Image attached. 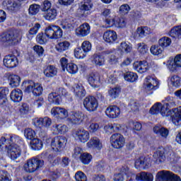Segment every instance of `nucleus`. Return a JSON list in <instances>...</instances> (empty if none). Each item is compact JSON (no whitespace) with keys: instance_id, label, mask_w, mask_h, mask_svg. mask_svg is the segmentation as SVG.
<instances>
[{"instance_id":"f257e3e1","label":"nucleus","mask_w":181,"mask_h":181,"mask_svg":"<svg viewBox=\"0 0 181 181\" xmlns=\"http://www.w3.org/2000/svg\"><path fill=\"white\" fill-rule=\"evenodd\" d=\"M22 88L24 93L28 94H33L35 97L41 95L43 92V86L39 83H35L33 81H24L22 83Z\"/></svg>"},{"instance_id":"f03ea898","label":"nucleus","mask_w":181,"mask_h":181,"mask_svg":"<svg viewBox=\"0 0 181 181\" xmlns=\"http://www.w3.org/2000/svg\"><path fill=\"white\" fill-rule=\"evenodd\" d=\"M22 39V32L16 30L14 33H3L0 34V42L4 43L7 42L11 45H16L19 43Z\"/></svg>"},{"instance_id":"7ed1b4c3","label":"nucleus","mask_w":181,"mask_h":181,"mask_svg":"<svg viewBox=\"0 0 181 181\" xmlns=\"http://www.w3.org/2000/svg\"><path fill=\"white\" fill-rule=\"evenodd\" d=\"M45 35L47 39L57 40V39H60L63 36V30L59 25H49L45 28Z\"/></svg>"},{"instance_id":"20e7f679","label":"nucleus","mask_w":181,"mask_h":181,"mask_svg":"<svg viewBox=\"0 0 181 181\" xmlns=\"http://www.w3.org/2000/svg\"><path fill=\"white\" fill-rule=\"evenodd\" d=\"M45 164V162L42 160H40L39 158H33L27 161V163L24 165V170L25 172H28L29 173H32L40 169Z\"/></svg>"},{"instance_id":"39448f33","label":"nucleus","mask_w":181,"mask_h":181,"mask_svg":"<svg viewBox=\"0 0 181 181\" xmlns=\"http://www.w3.org/2000/svg\"><path fill=\"white\" fill-rule=\"evenodd\" d=\"M168 105H169V104H164L163 105H162V103H156L150 109V113L153 115L160 113L162 117H170V115H172V111H170L169 108H168Z\"/></svg>"},{"instance_id":"423d86ee","label":"nucleus","mask_w":181,"mask_h":181,"mask_svg":"<svg viewBox=\"0 0 181 181\" xmlns=\"http://www.w3.org/2000/svg\"><path fill=\"white\" fill-rule=\"evenodd\" d=\"M61 67L64 71H67L69 74H76L78 71V66L77 64L69 62L66 57H62L60 59Z\"/></svg>"},{"instance_id":"0eeeda50","label":"nucleus","mask_w":181,"mask_h":181,"mask_svg":"<svg viewBox=\"0 0 181 181\" xmlns=\"http://www.w3.org/2000/svg\"><path fill=\"white\" fill-rule=\"evenodd\" d=\"M67 144V139L63 136H57L52 139L51 141V146L52 151L55 152H61Z\"/></svg>"},{"instance_id":"6e6552de","label":"nucleus","mask_w":181,"mask_h":181,"mask_svg":"<svg viewBox=\"0 0 181 181\" xmlns=\"http://www.w3.org/2000/svg\"><path fill=\"white\" fill-rule=\"evenodd\" d=\"M93 8L91 1H82L76 11V16L78 18H87L88 11Z\"/></svg>"},{"instance_id":"1a4fd4ad","label":"nucleus","mask_w":181,"mask_h":181,"mask_svg":"<svg viewBox=\"0 0 181 181\" xmlns=\"http://www.w3.org/2000/svg\"><path fill=\"white\" fill-rule=\"evenodd\" d=\"M110 144L115 149H121L125 145V138L121 134H114L110 137Z\"/></svg>"},{"instance_id":"9d476101","label":"nucleus","mask_w":181,"mask_h":181,"mask_svg":"<svg viewBox=\"0 0 181 181\" xmlns=\"http://www.w3.org/2000/svg\"><path fill=\"white\" fill-rule=\"evenodd\" d=\"M103 54H105L106 56H110L108 63L111 66L117 64V63H118V59L119 57H122V54L121 53V51L114 49L105 51L103 52Z\"/></svg>"},{"instance_id":"9b49d317","label":"nucleus","mask_w":181,"mask_h":181,"mask_svg":"<svg viewBox=\"0 0 181 181\" xmlns=\"http://www.w3.org/2000/svg\"><path fill=\"white\" fill-rule=\"evenodd\" d=\"M73 136L76 141L86 144L90 139V132L84 129H78L74 132Z\"/></svg>"},{"instance_id":"f8f14e48","label":"nucleus","mask_w":181,"mask_h":181,"mask_svg":"<svg viewBox=\"0 0 181 181\" xmlns=\"http://www.w3.org/2000/svg\"><path fill=\"white\" fill-rule=\"evenodd\" d=\"M83 106L87 111H89V112H93L94 111H97V108H98V101H97L95 98L88 96L84 99Z\"/></svg>"},{"instance_id":"ddd939ff","label":"nucleus","mask_w":181,"mask_h":181,"mask_svg":"<svg viewBox=\"0 0 181 181\" xmlns=\"http://www.w3.org/2000/svg\"><path fill=\"white\" fill-rule=\"evenodd\" d=\"M166 66L172 73L177 71L178 67H181V54H177L174 58H170L167 61Z\"/></svg>"},{"instance_id":"4468645a","label":"nucleus","mask_w":181,"mask_h":181,"mask_svg":"<svg viewBox=\"0 0 181 181\" xmlns=\"http://www.w3.org/2000/svg\"><path fill=\"white\" fill-rule=\"evenodd\" d=\"M51 115L57 119L69 118V110L64 107H54L51 110Z\"/></svg>"},{"instance_id":"2eb2a0df","label":"nucleus","mask_w":181,"mask_h":181,"mask_svg":"<svg viewBox=\"0 0 181 181\" xmlns=\"http://www.w3.org/2000/svg\"><path fill=\"white\" fill-rule=\"evenodd\" d=\"M158 86H159V82L155 79V78L147 76L144 79L143 88L145 91H153V90H156V88H158Z\"/></svg>"},{"instance_id":"dca6fc26","label":"nucleus","mask_w":181,"mask_h":181,"mask_svg":"<svg viewBox=\"0 0 181 181\" xmlns=\"http://www.w3.org/2000/svg\"><path fill=\"white\" fill-rule=\"evenodd\" d=\"M130 179L134 180H138V181H153V175L151 173H146V172H142L140 173L137 175H135L133 173H130Z\"/></svg>"},{"instance_id":"f3484780","label":"nucleus","mask_w":181,"mask_h":181,"mask_svg":"<svg viewBox=\"0 0 181 181\" xmlns=\"http://www.w3.org/2000/svg\"><path fill=\"white\" fill-rule=\"evenodd\" d=\"M90 30L91 27H90V24L84 23L76 29L75 34L78 37H86V36L90 35Z\"/></svg>"},{"instance_id":"a211bd4d","label":"nucleus","mask_w":181,"mask_h":181,"mask_svg":"<svg viewBox=\"0 0 181 181\" xmlns=\"http://www.w3.org/2000/svg\"><path fill=\"white\" fill-rule=\"evenodd\" d=\"M133 69L137 73L144 74L149 70V64L146 61H136L133 63Z\"/></svg>"},{"instance_id":"6ab92c4d","label":"nucleus","mask_w":181,"mask_h":181,"mask_svg":"<svg viewBox=\"0 0 181 181\" xmlns=\"http://www.w3.org/2000/svg\"><path fill=\"white\" fill-rule=\"evenodd\" d=\"M7 153L12 160H16V159L21 157V153H22L21 146L19 145H10Z\"/></svg>"},{"instance_id":"aec40b11","label":"nucleus","mask_w":181,"mask_h":181,"mask_svg":"<svg viewBox=\"0 0 181 181\" xmlns=\"http://www.w3.org/2000/svg\"><path fill=\"white\" fill-rule=\"evenodd\" d=\"M84 119V114L81 112H72L67 121L69 124H81Z\"/></svg>"},{"instance_id":"412c9836","label":"nucleus","mask_w":181,"mask_h":181,"mask_svg":"<svg viewBox=\"0 0 181 181\" xmlns=\"http://www.w3.org/2000/svg\"><path fill=\"white\" fill-rule=\"evenodd\" d=\"M3 62L5 67H7L8 69H13V67H16L19 63L18 57L15 55L6 56Z\"/></svg>"},{"instance_id":"4be33fe9","label":"nucleus","mask_w":181,"mask_h":181,"mask_svg":"<svg viewBox=\"0 0 181 181\" xmlns=\"http://www.w3.org/2000/svg\"><path fill=\"white\" fill-rule=\"evenodd\" d=\"M88 81L92 87L97 88L101 86V76L98 73H92L89 75Z\"/></svg>"},{"instance_id":"5701e85b","label":"nucleus","mask_w":181,"mask_h":181,"mask_svg":"<svg viewBox=\"0 0 181 181\" xmlns=\"http://www.w3.org/2000/svg\"><path fill=\"white\" fill-rule=\"evenodd\" d=\"M171 111L170 118L174 125H180L181 124V106L175 108Z\"/></svg>"},{"instance_id":"b1692460","label":"nucleus","mask_w":181,"mask_h":181,"mask_svg":"<svg viewBox=\"0 0 181 181\" xmlns=\"http://www.w3.org/2000/svg\"><path fill=\"white\" fill-rule=\"evenodd\" d=\"M131 171H129V168L127 166L123 167L121 169V173L119 174L115 175V177L113 179L114 181H124V175H127V181H134V180L131 179Z\"/></svg>"},{"instance_id":"393cba45","label":"nucleus","mask_w":181,"mask_h":181,"mask_svg":"<svg viewBox=\"0 0 181 181\" xmlns=\"http://www.w3.org/2000/svg\"><path fill=\"white\" fill-rule=\"evenodd\" d=\"M117 39H118V35H117V32L114 30H107L103 34V40L106 43H109L110 45L115 43Z\"/></svg>"},{"instance_id":"a878e982","label":"nucleus","mask_w":181,"mask_h":181,"mask_svg":"<svg viewBox=\"0 0 181 181\" xmlns=\"http://www.w3.org/2000/svg\"><path fill=\"white\" fill-rule=\"evenodd\" d=\"M151 33V28L147 26L139 27L136 30L132 33V36L134 39H138L139 37H145L147 35Z\"/></svg>"},{"instance_id":"bb28decb","label":"nucleus","mask_w":181,"mask_h":181,"mask_svg":"<svg viewBox=\"0 0 181 181\" xmlns=\"http://www.w3.org/2000/svg\"><path fill=\"white\" fill-rule=\"evenodd\" d=\"M86 146L89 149H97L98 151H100V149H103V143L100 141L98 137H92L86 144Z\"/></svg>"},{"instance_id":"cd10ccee","label":"nucleus","mask_w":181,"mask_h":181,"mask_svg":"<svg viewBox=\"0 0 181 181\" xmlns=\"http://www.w3.org/2000/svg\"><path fill=\"white\" fill-rule=\"evenodd\" d=\"M60 26L64 30L70 32L74 29V19L71 17H66L62 21Z\"/></svg>"},{"instance_id":"c85d7f7f","label":"nucleus","mask_w":181,"mask_h":181,"mask_svg":"<svg viewBox=\"0 0 181 181\" xmlns=\"http://www.w3.org/2000/svg\"><path fill=\"white\" fill-rule=\"evenodd\" d=\"M105 114L109 118H117V117H119V114H121V110L119 107L115 105L110 106L106 109Z\"/></svg>"},{"instance_id":"c756f323","label":"nucleus","mask_w":181,"mask_h":181,"mask_svg":"<svg viewBox=\"0 0 181 181\" xmlns=\"http://www.w3.org/2000/svg\"><path fill=\"white\" fill-rule=\"evenodd\" d=\"M9 94L8 88H0V107H8V99L6 96Z\"/></svg>"},{"instance_id":"7c9ffc66","label":"nucleus","mask_w":181,"mask_h":181,"mask_svg":"<svg viewBox=\"0 0 181 181\" xmlns=\"http://www.w3.org/2000/svg\"><path fill=\"white\" fill-rule=\"evenodd\" d=\"M91 63L94 64V66H97L98 67H101L105 64V58L104 56L98 54H93L91 58Z\"/></svg>"},{"instance_id":"2f4dec72","label":"nucleus","mask_w":181,"mask_h":181,"mask_svg":"<svg viewBox=\"0 0 181 181\" xmlns=\"http://www.w3.org/2000/svg\"><path fill=\"white\" fill-rule=\"evenodd\" d=\"M3 5L8 11H16L21 7V1H5L3 2Z\"/></svg>"},{"instance_id":"473e14b6","label":"nucleus","mask_w":181,"mask_h":181,"mask_svg":"<svg viewBox=\"0 0 181 181\" xmlns=\"http://www.w3.org/2000/svg\"><path fill=\"white\" fill-rule=\"evenodd\" d=\"M74 93L77 98H83V97H86V89H84V86L81 83L74 86Z\"/></svg>"},{"instance_id":"72a5a7b5","label":"nucleus","mask_w":181,"mask_h":181,"mask_svg":"<svg viewBox=\"0 0 181 181\" xmlns=\"http://www.w3.org/2000/svg\"><path fill=\"white\" fill-rule=\"evenodd\" d=\"M6 76H8V83L11 87L13 88L19 87L21 84V77L19 76L9 74H7Z\"/></svg>"},{"instance_id":"f704fd0d","label":"nucleus","mask_w":181,"mask_h":181,"mask_svg":"<svg viewBox=\"0 0 181 181\" xmlns=\"http://www.w3.org/2000/svg\"><path fill=\"white\" fill-rule=\"evenodd\" d=\"M23 97V92L21 89H14L10 94V98L13 103H21Z\"/></svg>"},{"instance_id":"c9c22d12","label":"nucleus","mask_w":181,"mask_h":181,"mask_svg":"<svg viewBox=\"0 0 181 181\" xmlns=\"http://www.w3.org/2000/svg\"><path fill=\"white\" fill-rule=\"evenodd\" d=\"M48 101L52 104H55V105H60V103H62V97L59 96L57 92L52 93L49 94Z\"/></svg>"},{"instance_id":"e433bc0d","label":"nucleus","mask_w":181,"mask_h":181,"mask_svg":"<svg viewBox=\"0 0 181 181\" xmlns=\"http://www.w3.org/2000/svg\"><path fill=\"white\" fill-rule=\"evenodd\" d=\"M172 45V39H170L169 37H162L158 40V46L160 47H162L163 49L165 50V49H168L169 46Z\"/></svg>"},{"instance_id":"4c0bfd02","label":"nucleus","mask_w":181,"mask_h":181,"mask_svg":"<svg viewBox=\"0 0 181 181\" xmlns=\"http://www.w3.org/2000/svg\"><path fill=\"white\" fill-rule=\"evenodd\" d=\"M70 47V42L69 41L60 42L55 45V49L58 53H63L66 50H69Z\"/></svg>"},{"instance_id":"58836bf2","label":"nucleus","mask_w":181,"mask_h":181,"mask_svg":"<svg viewBox=\"0 0 181 181\" xmlns=\"http://www.w3.org/2000/svg\"><path fill=\"white\" fill-rule=\"evenodd\" d=\"M168 35L175 39H181V25H177L172 28L169 31Z\"/></svg>"},{"instance_id":"ea45409f","label":"nucleus","mask_w":181,"mask_h":181,"mask_svg":"<svg viewBox=\"0 0 181 181\" xmlns=\"http://www.w3.org/2000/svg\"><path fill=\"white\" fill-rule=\"evenodd\" d=\"M157 178L161 181H170L172 173L170 171L162 170L157 173Z\"/></svg>"},{"instance_id":"a19ab883","label":"nucleus","mask_w":181,"mask_h":181,"mask_svg":"<svg viewBox=\"0 0 181 181\" xmlns=\"http://www.w3.org/2000/svg\"><path fill=\"white\" fill-rule=\"evenodd\" d=\"M44 74L47 77H54L57 75V68L53 65H49L45 69Z\"/></svg>"},{"instance_id":"79ce46f5","label":"nucleus","mask_w":181,"mask_h":181,"mask_svg":"<svg viewBox=\"0 0 181 181\" xmlns=\"http://www.w3.org/2000/svg\"><path fill=\"white\" fill-rule=\"evenodd\" d=\"M30 148L33 151H40L43 148V141L39 139H34L30 142Z\"/></svg>"},{"instance_id":"37998d69","label":"nucleus","mask_w":181,"mask_h":181,"mask_svg":"<svg viewBox=\"0 0 181 181\" xmlns=\"http://www.w3.org/2000/svg\"><path fill=\"white\" fill-rule=\"evenodd\" d=\"M57 16V10L50 8L44 13V18L47 21H54Z\"/></svg>"},{"instance_id":"c03bdc74","label":"nucleus","mask_w":181,"mask_h":181,"mask_svg":"<svg viewBox=\"0 0 181 181\" xmlns=\"http://www.w3.org/2000/svg\"><path fill=\"white\" fill-rule=\"evenodd\" d=\"M153 132L157 135H160L161 136H163V138H167L168 135H169V130L160 126H156L153 128Z\"/></svg>"},{"instance_id":"a18cd8bd","label":"nucleus","mask_w":181,"mask_h":181,"mask_svg":"<svg viewBox=\"0 0 181 181\" xmlns=\"http://www.w3.org/2000/svg\"><path fill=\"white\" fill-rule=\"evenodd\" d=\"M138 53L141 54V56H144V54H146L148 53V45L145 44L144 42H139L135 46Z\"/></svg>"},{"instance_id":"49530a36","label":"nucleus","mask_w":181,"mask_h":181,"mask_svg":"<svg viewBox=\"0 0 181 181\" xmlns=\"http://www.w3.org/2000/svg\"><path fill=\"white\" fill-rule=\"evenodd\" d=\"M118 22V17L115 14H113L109 18L105 19V23L107 28H116L117 23Z\"/></svg>"},{"instance_id":"de8ad7c7","label":"nucleus","mask_w":181,"mask_h":181,"mask_svg":"<svg viewBox=\"0 0 181 181\" xmlns=\"http://www.w3.org/2000/svg\"><path fill=\"white\" fill-rule=\"evenodd\" d=\"M119 52H121V54L123 53H131L132 51V45L131 44H128L125 42H121L120 46L119 47Z\"/></svg>"},{"instance_id":"09e8293b","label":"nucleus","mask_w":181,"mask_h":181,"mask_svg":"<svg viewBox=\"0 0 181 181\" xmlns=\"http://www.w3.org/2000/svg\"><path fill=\"white\" fill-rule=\"evenodd\" d=\"M124 78L126 81H129V83H135L136 80H138V74L134 72H127L124 75Z\"/></svg>"},{"instance_id":"8fccbe9b","label":"nucleus","mask_w":181,"mask_h":181,"mask_svg":"<svg viewBox=\"0 0 181 181\" xmlns=\"http://www.w3.org/2000/svg\"><path fill=\"white\" fill-rule=\"evenodd\" d=\"M153 159L156 163L165 162V153L162 151H157L153 154Z\"/></svg>"},{"instance_id":"3c124183","label":"nucleus","mask_w":181,"mask_h":181,"mask_svg":"<svg viewBox=\"0 0 181 181\" xmlns=\"http://www.w3.org/2000/svg\"><path fill=\"white\" fill-rule=\"evenodd\" d=\"M7 139H8L10 145H19V144H22V139L15 134H8Z\"/></svg>"},{"instance_id":"603ef678","label":"nucleus","mask_w":181,"mask_h":181,"mask_svg":"<svg viewBox=\"0 0 181 181\" xmlns=\"http://www.w3.org/2000/svg\"><path fill=\"white\" fill-rule=\"evenodd\" d=\"M54 150H48L45 153V156L47 158L48 162L51 163L52 165H54L56 160V153Z\"/></svg>"},{"instance_id":"864d4df0","label":"nucleus","mask_w":181,"mask_h":181,"mask_svg":"<svg viewBox=\"0 0 181 181\" xmlns=\"http://www.w3.org/2000/svg\"><path fill=\"white\" fill-rule=\"evenodd\" d=\"M168 85L173 87H179L180 86V77L177 75H174L168 79Z\"/></svg>"},{"instance_id":"5fc2aeb1","label":"nucleus","mask_w":181,"mask_h":181,"mask_svg":"<svg viewBox=\"0 0 181 181\" xmlns=\"http://www.w3.org/2000/svg\"><path fill=\"white\" fill-rule=\"evenodd\" d=\"M74 57L78 59H86V57L87 56L86 52L80 47L75 48L74 51Z\"/></svg>"},{"instance_id":"6e6d98bb","label":"nucleus","mask_w":181,"mask_h":181,"mask_svg":"<svg viewBox=\"0 0 181 181\" xmlns=\"http://www.w3.org/2000/svg\"><path fill=\"white\" fill-rule=\"evenodd\" d=\"M93 160V156L88 153H83L81 155L80 160L83 165H89Z\"/></svg>"},{"instance_id":"4d7b16f0","label":"nucleus","mask_w":181,"mask_h":181,"mask_svg":"<svg viewBox=\"0 0 181 181\" xmlns=\"http://www.w3.org/2000/svg\"><path fill=\"white\" fill-rule=\"evenodd\" d=\"M39 29H40V24L36 23L33 28H30L28 34L27 35L28 38L30 40L35 35L37 34V32H39Z\"/></svg>"},{"instance_id":"13d9d810","label":"nucleus","mask_w":181,"mask_h":181,"mask_svg":"<svg viewBox=\"0 0 181 181\" xmlns=\"http://www.w3.org/2000/svg\"><path fill=\"white\" fill-rule=\"evenodd\" d=\"M163 49L159 45H152L150 48V52L153 56H159L163 53Z\"/></svg>"},{"instance_id":"bf43d9fd","label":"nucleus","mask_w":181,"mask_h":181,"mask_svg":"<svg viewBox=\"0 0 181 181\" xmlns=\"http://www.w3.org/2000/svg\"><path fill=\"white\" fill-rule=\"evenodd\" d=\"M24 136L26 139H35V136H36V132L32 129H25L24 131Z\"/></svg>"},{"instance_id":"052dcab7","label":"nucleus","mask_w":181,"mask_h":181,"mask_svg":"<svg viewBox=\"0 0 181 181\" xmlns=\"http://www.w3.org/2000/svg\"><path fill=\"white\" fill-rule=\"evenodd\" d=\"M54 128L57 134H66L69 131V127L64 124H57Z\"/></svg>"},{"instance_id":"680f3d73","label":"nucleus","mask_w":181,"mask_h":181,"mask_svg":"<svg viewBox=\"0 0 181 181\" xmlns=\"http://www.w3.org/2000/svg\"><path fill=\"white\" fill-rule=\"evenodd\" d=\"M129 16L133 21H139L142 18V13L138 10H134L130 12Z\"/></svg>"},{"instance_id":"e2e57ef3","label":"nucleus","mask_w":181,"mask_h":181,"mask_svg":"<svg viewBox=\"0 0 181 181\" xmlns=\"http://www.w3.org/2000/svg\"><path fill=\"white\" fill-rule=\"evenodd\" d=\"M39 11H40V6L37 4L30 5L28 9L30 15H36L39 13Z\"/></svg>"},{"instance_id":"0e129e2a","label":"nucleus","mask_w":181,"mask_h":181,"mask_svg":"<svg viewBox=\"0 0 181 181\" xmlns=\"http://www.w3.org/2000/svg\"><path fill=\"white\" fill-rule=\"evenodd\" d=\"M119 93H121V88H113L109 90V95L112 98H117L119 95Z\"/></svg>"},{"instance_id":"69168bd1","label":"nucleus","mask_w":181,"mask_h":181,"mask_svg":"<svg viewBox=\"0 0 181 181\" xmlns=\"http://www.w3.org/2000/svg\"><path fill=\"white\" fill-rule=\"evenodd\" d=\"M81 47L87 53L91 52V42L89 41L85 40L82 42Z\"/></svg>"},{"instance_id":"338daca9","label":"nucleus","mask_w":181,"mask_h":181,"mask_svg":"<svg viewBox=\"0 0 181 181\" xmlns=\"http://www.w3.org/2000/svg\"><path fill=\"white\" fill-rule=\"evenodd\" d=\"M75 179L76 181H86L87 177L86 176V174L81 171H78L75 174Z\"/></svg>"},{"instance_id":"774afa93","label":"nucleus","mask_w":181,"mask_h":181,"mask_svg":"<svg viewBox=\"0 0 181 181\" xmlns=\"http://www.w3.org/2000/svg\"><path fill=\"white\" fill-rule=\"evenodd\" d=\"M37 42L40 45H45L47 42V37L43 33H40L37 35Z\"/></svg>"}]
</instances>
